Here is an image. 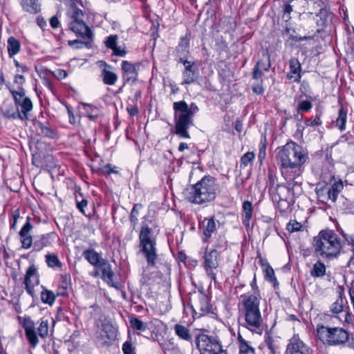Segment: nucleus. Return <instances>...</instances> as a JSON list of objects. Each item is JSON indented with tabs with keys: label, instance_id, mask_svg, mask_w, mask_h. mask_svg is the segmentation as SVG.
<instances>
[{
	"label": "nucleus",
	"instance_id": "f257e3e1",
	"mask_svg": "<svg viewBox=\"0 0 354 354\" xmlns=\"http://www.w3.org/2000/svg\"><path fill=\"white\" fill-rule=\"evenodd\" d=\"M276 158L282 176L286 182H290L301 176V167L308 157L301 146L292 141L279 149Z\"/></svg>",
	"mask_w": 354,
	"mask_h": 354
},
{
	"label": "nucleus",
	"instance_id": "f03ea898",
	"mask_svg": "<svg viewBox=\"0 0 354 354\" xmlns=\"http://www.w3.org/2000/svg\"><path fill=\"white\" fill-rule=\"evenodd\" d=\"M218 185L215 178L207 175L196 184L188 187L185 192L186 199L194 204L203 205L216 198Z\"/></svg>",
	"mask_w": 354,
	"mask_h": 354
},
{
	"label": "nucleus",
	"instance_id": "7ed1b4c3",
	"mask_svg": "<svg viewBox=\"0 0 354 354\" xmlns=\"http://www.w3.org/2000/svg\"><path fill=\"white\" fill-rule=\"evenodd\" d=\"M314 255L325 259H330L339 254L342 248L338 235L330 230H322L313 238Z\"/></svg>",
	"mask_w": 354,
	"mask_h": 354
},
{
	"label": "nucleus",
	"instance_id": "20e7f679",
	"mask_svg": "<svg viewBox=\"0 0 354 354\" xmlns=\"http://www.w3.org/2000/svg\"><path fill=\"white\" fill-rule=\"evenodd\" d=\"M173 109L174 133L180 138H190L188 129L194 126V116L199 111L198 106L194 102L188 105L185 101L181 100L174 102Z\"/></svg>",
	"mask_w": 354,
	"mask_h": 354
},
{
	"label": "nucleus",
	"instance_id": "39448f33",
	"mask_svg": "<svg viewBox=\"0 0 354 354\" xmlns=\"http://www.w3.org/2000/svg\"><path fill=\"white\" fill-rule=\"evenodd\" d=\"M288 186L277 185L275 187L270 189V194L272 201L277 205L281 212H286L293 205L295 195L301 192V182L297 180L287 182Z\"/></svg>",
	"mask_w": 354,
	"mask_h": 354
},
{
	"label": "nucleus",
	"instance_id": "423d86ee",
	"mask_svg": "<svg viewBox=\"0 0 354 354\" xmlns=\"http://www.w3.org/2000/svg\"><path fill=\"white\" fill-rule=\"evenodd\" d=\"M241 311L244 315L246 328L252 331L261 329L263 324L259 308L261 296L243 294L241 295Z\"/></svg>",
	"mask_w": 354,
	"mask_h": 354
},
{
	"label": "nucleus",
	"instance_id": "0eeeda50",
	"mask_svg": "<svg viewBox=\"0 0 354 354\" xmlns=\"http://www.w3.org/2000/svg\"><path fill=\"white\" fill-rule=\"evenodd\" d=\"M140 251L145 258L147 266L157 267L158 255L157 253L156 236L153 234L152 229L148 225H142L139 234Z\"/></svg>",
	"mask_w": 354,
	"mask_h": 354
},
{
	"label": "nucleus",
	"instance_id": "6e6552de",
	"mask_svg": "<svg viewBox=\"0 0 354 354\" xmlns=\"http://www.w3.org/2000/svg\"><path fill=\"white\" fill-rule=\"evenodd\" d=\"M68 3H70V8L67 11V16L69 19L70 30L77 36L91 39L93 37L92 31L86 25L87 14L74 6V3L70 1Z\"/></svg>",
	"mask_w": 354,
	"mask_h": 354
},
{
	"label": "nucleus",
	"instance_id": "1a4fd4ad",
	"mask_svg": "<svg viewBox=\"0 0 354 354\" xmlns=\"http://www.w3.org/2000/svg\"><path fill=\"white\" fill-rule=\"evenodd\" d=\"M317 333L324 344L330 346H345L350 339V333L341 327L318 326Z\"/></svg>",
	"mask_w": 354,
	"mask_h": 354
},
{
	"label": "nucleus",
	"instance_id": "9d476101",
	"mask_svg": "<svg viewBox=\"0 0 354 354\" xmlns=\"http://www.w3.org/2000/svg\"><path fill=\"white\" fill-rule=\"evenodd\" d=\"M221 243H218L214 245V248L208 250L207 248L204 252L203 267L207 276L216 282V273L215 270L219 266V257L220 253L216 250L217 248H222Z\"/></svg>",
	"mask_w": 354,
	"mask_h": 354
},
{
	"label": "nucleus",
	"instance_id": "9b49d317",
	"mask_svg": "<svg viewBox=\"0 0 354 354\" xmlns=\"http://www.w3.org/2000/svg\"><path fill=\"white\" fill-rule=\"evenodd\" d=\"M196 342L199 348H205L209 354H227V351L223 349L221 342L216 335L200 333L196 337Z\"/></svg>",
	"mask_w": 354,
	"mask_h": 354
},
{
	"label": "nucleus",
	"instance_id": "f8f14e48",
	"mask_svg": "<svg viewBox=\"0 0 354 354\" xmlns=\"http://www.w3.org/2000/svg\"><path fill=\"white\" fill-rule=\"evenodd\" d=\"M193 313L201 317L209 314H214L210 298L206 294H201L191 304Z\"/></svg>",
	"mask_w": 354,
	"mask_h": 354
},
{
	"label": "nucleus",
	"instance_id": "ddd939ff",
	"mask_svg": "<svg viewBox=\"0 0 354 354\" xmlns=\"http://www.w3.org/2000/svg\"><path fill=\"white\" fill-rule=\"evenodd\" d=\"M189 54V37L186 34L185 36L180 38L178 46L173 51V55L178 63L183 64L185 62H189L187 59Z\"/></svg>",
	"mask_w": 354,
	"mask_h": 354
},
{
	"label": "nucleus",
	"instance_id": "4468645a",
	"mask_svg": "<svg viewBox=\"0 0 354 354\" xmlns=\"http://www.w3.org/2000/svg\"><path fill=\"white\" fill-rule=\"evenodd\" d=\"M184 69L182 71V84H192L199 77V70L194 61L185 62L183 64Z\"/></svg>",
	"mask_w": 354,
	"mask_h": 354
},
{
	"label": "nucleus",
	"instance_id": "2eb2a0df",
	"mask_svg": "<svg viewBox=\"0 0 354 354\" xmlns=\"http://www.w3.org/2000/svg\"><path fill=\"white\" fill-rule=\"evenodd\" d=\"M313 351L301 339L292 337L286 348V354H312Z\"/></svg>",
	"mask_w": 354,
	"mask_h": 354
},
{
	"label": "nucleus",
	"instance_id": "dca6fc26",
	"mask_svg": "<svg viewBox=\"0 0 354 354\" xmlns=\"http://www.w3.org/2000/svg\"><path fill=\"white\" fill-rule=\"evenodd\" d=\"M24 283L27 292L30 295H33V288L39 283V277L35 266H32L28 268L25 276Z\"/></svg>",
	"mask_w": 354,
	"mask_h": 354
},
{
	"label": "nucleus",
	"instance_id": "f3484780",
	"mask_svg": "<svg viewBox=\"0 0 354 354\" xmlns=\"http://www.w3.org/2000/svg\"><path fill=\"white\" fill-rule=\"evenodd\" d=\"M95 269L102 273L101 277L103 281L111 286H115L113 284L114 273L111 264L106 259L102 260Z\"/></svg>",
	"mask_w": 354,
	"mask_h": 354
},
{
	"label": "nucleus",
	"instance_id": "a211bd4d",
	"mask_svg": "<svg viewBox=\"0 0 354 354\" xmlns=\"http://www.w3.org/2000/svg\"><path fill=\"white\" fill-rule=\"evenodd\" d=\"M290 71L286 75L288 80L292 82L299 83L301 78V66L299 60L292 58L289 61Z\"/></svg>",
	"mask_w": 354,
	"mask_h": 354
},
{
	"label": "nucleus",
	"instance_id": "6ab92c4d",
	"mask_svg": "<svg viewBox=\"0 0 354 354\" xmlns=\"http://www.w3.org/2000/svg\"><path fill=\"white\" fill-rule=\"evenodd\" d=\"M23 327L30 344L32 348H35L38 344V337L33 322L30 318H24Z\"/></svg>",
	"mask_w": 354,
	"mask_h": 354
},
{
	"label": "nucleus",
	"instance_id": "aec40b11",
	"mask_svg": "<svg viewBox=\"0 0 354 354\" xmlns=\"http://www.w3.org/2000/svg\"><path fill=\"white\" fill-rule=\"evenodd\" d=\"M122 70L124 82H135L136 81L138 74L136 67L132 63L126 60L122 61Z\"/></svg>",
	"mask_w": 354,
	"mask_h": 354
},
{
	"label": "nucleus",
	"instance_id": "412c9836",
	"mask_svg": "<svg viewBox=\"0 0 354 354\" xmlns=\"http://www.w3.org/2000/svg\"><path fill=\"white\" fill-rule=\"evenodd\" d=\"M203 228V234L204 236L203 241H207L212 236V234L216 230V223L214 217L205 218L201 223Z\"/></svg>",
	"mask_w": 354,
	"mask_h": 354
},
{
	"label": "nucleus",
	"instance_id": "4be33fe9",
	"mask_svg": "<svg viewBox=\"0 0 354 354\" xmlns=\"http://www.w3.org/2000/svg\"><path fill=\"white\" fill-rule=\"evenodd\" d=\"M31 228L32 225L28 219L19 232L22 248L24 249L29 248L32 245V239L31 236L29 235V232Z\"/></svg>",
	"mask_w": 354,
	"mask_h": 354
},
{
	"label": "nucleus",
	"instance_id": "5701e85b",
	"mask_svg": "<svg viewBox=\"0 0 354 354\" xmlns=\"http://www.w3.org/2000/svg\"><path fill=\"white\" fill-rule=\"evenodd\" d=\"M71 286V277L69 273H64L60 275L59 284L57 295L66 296L68 295V290Z\"/></svg>",
	"mask_w": 354,
	"mask_h": 354
},
{
	"label": "nucleus",
	"instance_id": "b1692460",
	"mask_svg": "<svg viewBox=\"0 0 354 354\" xmlns=\"http://www.w3.org/2000/svg\"><path fill=\"white\" fill-rule=\"evenodd\" d=\"M21 4L26 12L37 14L41 10L42 0H21Z\"/></svg>",
	"mask_w": 354,
	"mask_h": 354
},
{
	"label": "nucleus",
	"instance_id": "393cba45",
	"mask_svg": "<svg viewBox=\"0 0 354 354\" xmlns=\"http://www.w3.org/2000/svg\"><path fill=\"white\" fill-rule=\"evenodd\" d=\"M82 255L95 268L97 267L101 261L104 259L93 249L84 250Z\"/></svg>",
	"mask_w": 354,
	"mask_h": 354
},
{
	"label": "nucleus",
	"instance_id": "a878e982",
	"mask_svg": "<svg viewBox=\"0 0 354 354\" xmlns=\"http://www.w3.org/2000/svg\"><path fill=\"white\" fill-rule=\"evenodd\" d=\"M243 213H242V222L243 225L248 227L250 226V221L252 216L253 206L251 202L246 201L243 203Z\"/></svg>",
	"mask_w": 354,
	"mask_h": 354
},
{
	"label": "nucleus",
	"instance_id": "bb28decb",
	"mask_svg": "<svg viewBox=\"0 0 354 354\" xmlns=\"http://www.w3.org/2000/svg\"><path fill=\"white\" fill-rule=\"evenodd\" d=\"M239 354H255V349L240 333L238 334Z\"/></svg>",
	"mask_w": 354,
	"mask_h": 354
},
{
	"label": "nucleus",
	"instance_id": "cd10ccee",
	"mask_svg": "<svg viewBox=\"0 0 354 354\" xmlns=\"http://www.w3.org/2000/svg\"><path fill=\"white\" fill-rule=\"evenodd\" d=\"M174 330L179 339L186 342H192V335L190 333L189 329L187 327L182 324H177L174 325Z\"/></svg>",
	"mask_w": 354,
	"mask_h": 354
},
{
	"label": "nucleus",
	"instance_id": "c85d7f7f",
	"mask_svg": "<svg viewBox=\"0 0 354 354\" xmlns=\"http://www.w3.org/2000/svg\"><path fill=\"white\" fill-rule=\"evenodd\" d=\"M46 263L49 268L54 270H61L63 267V263L59 259L57 255L55 254H46Z\"/></svg>",
	"mask_w": 354,
	"mask_h": 354
},
{
	"label": "nucleus",
	"instance_id": "c756f323",
	"mask_svg": "<svg viewBox=\"0 0 354 354\" xmlns=\"http://www.w3.org/2000/svg\"><path fill=\"white\" fill-rule=\"evenodd\" d=\"M261 264L264 268L263 272L265 279L272 283L274 286L278 285L272 268L267 262L264 263L262 260H261Z\"/></svg>",
	"mask_w": 354,
	"mask_h": 354
},
{
	"label": "nucleus",
	"instance_id": "7c9ffc66",
	"mask_svg": "<svg viewBox=\"0 0 354 354\" xmlns=\"http://www.w3.org/2000/svg\"><path fill=\"white\" fill-rule=\"evenodd\" d=\"M100 77L103 83L106 85H114L118 80V75L106 68L102 70Z\"/></svg>",
	"mask_w": 354,
	"mask_h": 354
},
{
	"label": "nucleus",
	"instance_id": "2f4dec72",
	"mask_svg": "<svg viewBox=\"0 0 354 354\" xmlns=\"http://www.w3.org/2000/svg\"><path fill=\"white\" fill-rule=\"evenodd\" d=\"M347 121V110L342 106H340L338 112V117L335 120V126L343 131L346 129V123Z\"/></svg>",
	"mask_w": 354,
	"mask_h": 354
},
{
	"label": "nucleus",
	"instance_id": "473e14b6",
	"mask_svg": "<svg viewBox=\"0 0 354 354\" xmlns=\"http://www.w3.org/2000/svg\"><path fill=\"white\" fill-rule=\"evenodd\" d=\"M344 186L341 181L335 182L327 191L328 198L333 202H335L339 193L342 190Z\"/></svg>",
	"mask_w": 354,
	"mask_h": 354
},
{
	"label": "nucleus",
	"instance_id": "72a5a7b5",
	"mask_svg": "<svg viewBox=\"0 0 354 354\" xmlns=\"http://www.w3.org/2000/svg\"><path fill=\"white\" fill-rule=\"evenodd\" d=\"M20 42L14 37H10L8 39V53L10 57H13L17 55L20 50Z\"/></svg>",
	"mask_w": 354,
	"mask_h": 354
},
{
	"label": "nucleus",
	"instance_id": "f704fd0d",
	"mask_svg": "<svg viewBox=\"0 0 354 354\" xmlns=\"http://www.w3.org/2000/svg\"><path fill=\"white\" fill-rule=\"evenodd\" d=\"M326 268L324 263L317 261L310 270V275L313 277H322L326 274Z\"/></svg>",
	"mask_w": 354,
	"mask_h": 354
},
{
	"label": "nucleus",
	"instance_id": "c9c22d12",
	"mask_svg": "<svg viewBox=\"0 0 354 354\" xmlns=\"http://www.w3.org/2000/svg\"><path fill=\"white\" fill-rule=\"evenodd\" d=\"M21 111L17 112V117L21 120L27 118L26 113L30 111L32 108V104L30 100L28 97H25L20 104Z\"/></svg>",
	"mask_w": 354,
	"mask_h": 354
},
{
	"label": "nucleus",
	"instance_id": "e433bc0d",
	"mask_svg": "<svg viewBox=\"0 0 354 354\" xmlns=\"http://www.w3.org/2000/svg\"><path fill=\"white\" fill-rule=\"evenodd\" d=\"M346 303V299L343 297L342 292H339L338 299L331 305L330 310L333 313H339L344 309V305Z\"/></svg>",
	"mask_w": 354,
	"mask_h": 354
},
{
	"label": "nucleus",
	"instance_id": "4c0bfd02",
	"mask_svg": "<svg viewBox=\"0 0 354 354\" xmlns=\"http://www.w3.org/2000/svg\"><path fill=\"white\" fill-rule=\"evenodd\" d=\"M328 12L326 9L322 8L316 15L317 25L319 27L324 28L328 23Z\"/></svg>",
	"mask_w": 354,
	"mask_h": 354
},
{
	"label": "nucleus",
	"instance_id": "58836bf2",
	"mask_svg": "<svg viewBox=\"0 0 354 354\" xmlns=\"http://www.w3.org/2000/svg\"><path fill=\"white\" fill-rule=\"evenodd\" d=\"M142 207V205L139 203H136L133 205L130 215H129V219L130 222L132 226V228L134 230L138 224V216L139 215V210Z\"/></svg>",
	"mask_w": 354,
	"mask_h": 354
},
{
	"label": "nucleus",
	"instance_id": "ea45409f",
	"mask_svg": "<svg viewBox=\"0 0 354 354\" xmlns=\"http://www.w3.org/2000/svg\"><path fill=\"white\" fill-rule=\"evenodd\" d=\"M267 140L265 134H262L259 146L258 158L261 163L266 156Z\"/></svg>",
	"mask_w": 354,
	"mask_h": 354
},
{
	"label": "nucleus",
	"instance_id": "a19ab883",
	"mask_svg": "<svg viewBox=\"0 0 354 354\" xmlns=\"http://www.w3.org/2000/svg\"><path fill=\"white\" fill-rule=\"evenodd\" d=\"M131 326L136 330L145 331L147 328V324L143 322L136 317H131L129 319Z\"/></svg>",
	"mask_w": 354,
	"mask_h": 354
},
{
	"label": "nucleus",
	"instance_id": "79ce46f5",
	"mask_svg": "<svg viewBox=\"0 0 354 354\" xmlns=\"http://www.w3.org/2000/svg\"><path fill=\"white\" fill-rule=\"evenodd\" d=\"M102 332L109 340H114L117 336V331L113 325L105 324L102 325Z\"/></svg>",
	"mask_w": 354,
	"mask_h": 354
},
{
	"label": "nucleus",
	"instance_id": "37998d69",
	"mask_svg": "<svg viewBox=\"0 0 354 354\" xmlns=\"http://www.w3.org/2000/svg\"><path fill=\"white\" fill-rule=\"evenodd\" d=\"M313 108V103L309 100H302L298 103L297 112L298 114H302L304 112H308Z\"/></svg>",
	"mask_w": 354,
	"mask_h": 354
},
{
	"label": "nucleus",
	"instance_id": "c03bdc74",
	"mask_svg": "<svg viewBox=\"0 0 354 354\" xmlns=\"http://www.w3.org/2000/svg\"><path fill=\"white\" fill-rule=\"evenodd\" d=\"M255 67L259 68L260 69L263 70L265 72H268L271 66L270 64V56L267 55L265 59H261L259 60L255 66Z\"/></svg>",
	"mask_w": 354,
	"mask_h": 354
},
{
	"label": "nucleus",
	"instance_id": "a18cd8bd",
	"mask_svg": "<svg viewBox=\"0 0 354 354\" xmlns=\"http://www.w3.org/2000/svg\"><path fill=\"white\" fill-rule=\"evenodd\" d=\"M254 153L253 152L245 153L241 158L240 167L241 168L245 167L248 164L251 163L254 159Z\"/></svg>",
	"mask_w": 354,
	"mask_h": 354
},
{
	"label": "nucleus",
	"instance_id": "49530a36",
	"mask_svg": "<svg viewBox=\"0 0 354 354\" xmlns=\"http://www.w3.org/2000/svg\"><path fill=\"white\" fill-rule=\"evenodd\" d=\"M10 91L17 104H20L22 100L25 99L24 90L22 87H19V88L17 91H15L11 88H10Z\"/></svg>",
	"mask_w": 354,
	"mask_h": 354
},
{
	"label": "nucleus",
	"instance_id": "de8ad7c7",
	"mask_svg": "<svg viewBox=\"0 0 354 354\" xmlns=\"http://www.w3.org/2000/svg\"><path fill=\"white\" fill-rule=\"evenodd\" d=\"M321 120V113H318L315 115V118L312 119H306L305 120V124L306 127H317L322 124Z\"/></svg>",
	"mask_w": 354,
	"mask_h": 354
},
{
	"label": "nucleus",
	"instance_id": "09e8293b",
	"mask_svg": "<svg viewBox=\"0 0 354 354\" xmlns=\"http://www.w3.org/2000/svg\"><path fill=\"white\" fill-rule=\"evenodd\" d=\"M302 225L296 221H290L288 224L286 229L290 232H299L301 230Z\"/></svg>",
	"mask_w": 354,
	"mask_h": 354
},
{
	"label": "nucleus",
	"instance_id": "8fccbe9b",
	"mask_svg": "<svg viewBox=\"0 0 354 354\" xmlns=\"http://www.w3.org/2000/svg\"><path fill=\"white\" fill-rule=\"evenodd\" d=\"M117 41L118 36L116 35H109L105 41V45L106 48L112 50L117 46Z\"/></svg>",
	"mask_w": 354,
	"mask_h": 354
},
{
	"label": "nucleus",
	"instance_id": "3c124183",
	"mask_svg": "<svg viewBox=\"0 0 354 354\" xmlns=\"http://www.w3.org/2000/svg\"><path fill=\"white\" fill-rule=\"evenodd\" d=\"M124 354H136L131 341H126L122 347Z\"/></svg>",
	"mask_w": 354,
	"mask_h": 354
},
{
	"label": "nucleus",
	"instance_id": "603ef678",
	"mask_svg": "<svg viewBox=\"0 0 354 354\" xmlns=\"http://www.w3.org/2000/svg\"><path fill=\"white\" fill-rule=\"evenodd\" d=\"M68 44L70 46L74 47L76 49L82 48L84 46H87V43L86 42H84V41H80V40H78V39L69 40L68 41Z\"/></svg>",
	"mask_w": 354,
	"mask_h": 354
},
{
	"label": "nucleus",
	"instance_id": "864d4df0",
	"mask_svg": "<svg viewBox=\"0 0 354 354\" xmlns=\"http://www.w3.org/2000/svg\"><path fill=\"white\" fill-rule=\"evenodd\" d=\"M264 72L263 70L260 69L259 68H257V67H254L253 68V71H252V79L253 80H261V82H262V77L264 74Z\"/></svg>",
	"mask_w": 354,
	"mask_h": 354
},
{
	"label": "nucleus",
	"instance_id": "5fc2aeb1",
	"mask_svg": "<svg viewBox=\"0 0 354 354\" xmlns=\"http://www.w3.org/2000/svg\"><path fill=\"white\" fill-rule=\"evenodd\" d=\"M76 201V206L77 208L83 214H84V207H86L88 205V201L86 199L82 198L81 201H79L78 196H75Z\"/></svg>",
	"mask_w": 354,
	"mask_h": 354
},
{
	"label": "nucleus",
	"instance_id": "6e6d98bb",
	"mask_svg": "<svg viewBox=\"0 0 354 354\" xmlns=\"http://www.w3.org/2000/svg\"><path fill=\"white\" fill-rule=\"evenodd\" d=\"M55 298L56 295L52 291L46 289V304L53 305Z\"/></svg>",
	"mask_w": 354,
	"mask_h": 354
},
{
	"label": "nucleus",
	"instance_id": "4d7b16f0",
	"mask_svg": "<svg viewBox=\"0 0 354 354\" xmlns=\"http://www.w3.org/2000/svg\"><path fill=\"white\" fill-rule=\"evenodd\" d=\"M51 73L58 80H62L67 76L66 71L60 68L51 72Z\"/></svg>",
	"mask_w": 354,
	"mask_h": 354
},
{
	"label": "nucleus",
	"instance_id": "13d9d810",
	"mask_svg": "<svg viewBox=\"0 0 354 354\" xmlns=\"http://www.w3.org/2000/svg\"><path fill=\"white\" fill-rule=\"evenodd\" d=\"M113 54L119 57H124L127 54V51L124 48H121L120 46H116L115 48L112 49Z\"/></svg>",
	"mask_w": 354,
	"mask_h": 354
},
{
	"label": "nucleus",
	"instance_id": "bf43d9fd",
	"mask_svg": "<svg viewBox=\"0 0 354 354\" xmlns=\"http://www.w3.org/2000/svg\"><path fill=\"white\" fill-rule=\"evenodd\" d=\"M316 34L313 35H308V36H304V37H298V36H293L290 35V39H292L295 41H301L304 40H309V39H313Z\"/></svg>",
	"mask_w": 354,
	"mask_h": 354
},
{
	"label": "nucleus",
	"instance_id": "052dcab7",
	"mask_svg": "<svg viewBox=\"0 0 354 354\" xmlns=\"http://www.w3.org/2000/svg\"><path fill=\"white\" fill-rule=\"evenodd\" d=\"M276 180H277V177L276 176L274 175V174L271 171H269L268 172V183L269 184V189L272 187H275L276 186H274V184L276 183Z\"/></svg>",
	"mask_w": 354,
	"mask_h": 354
},
{
	"label": "nucleus",
	"instance_id": "680f3d73",
	"mask_svg": "<svg viewBox=\"0 0 354 354\" xmlns=\"http://www.w3.org/2000/svg\"><path fill=\"white\" fill-rule=\"evenodd\" d=\"M102 172L103 174L108 176L112 173L116 174L118 171L111 167V164H106L102 169Z\"/></svg>",
	"mask_w": 354,
	"mask_h": 354
},
{
	"label": "nucleus",
	"instance_id": "e2e57ef3",
	"mask_svg": "<svg viewBox=\"0 0 354 354\" xmlns=\"http://www.w3.org/2000/svg\"><path fill=\"white\" fill-rule=\"evenodd\" d=\"M89 107L91 109V111L88 112V111H87L88 117L91 120H94L98 117V110L96 107H92L91 106H89Z\"/></svg>",
	"mask_w": 354,
	"mask_h": 354
},
{
	"label": "nucleus",
	"instance_id": "0e129e2a",
	"mask_svg": "<svg viewBox=\"0 0 354 354\" xmlns=\"http://www.w3.org/2000/svg\"><path fill=\"white\" fill-rule=\"evenodd\" d=\"M14 82L18 85L19 89V87H22L21 86L25 82V79L22 75L17 74L15 77Z\"/></svg>",
	"mask_w": 354,
	"mask_h": 354
},
{
	"label": "nucleus",
	"instance_id": "69168bd1",
	"mask_svg": "<svg viewBox=\"0 0 354 354\" xmlns=\"http://www.w3.org/2000/svg\"><path fill=\"white\" fill-rule=\"evenodd\" d=\"M46 137L55 138L57 137V133L55 129L46 127Z\"/></svg>",
	"mask_w": 354,
	"mask_h": 354
},
{
	"label": "nucleus",
	"instance_id": "338daca9",
	"mask_svg": "<svg viewBox=\"0 0 354 354\" xmlns=\"http://www.w3.org/2000/svg\"><path fill=\"white\" fill-rule=\"evenodd\" d=\"M267 350H275V346L274 344V341L270 336H268L265 340Z\"/></svg>",
	"mask_w": 354,
	"mask_h": 354
},
{
	"label": "nucleus",
	"instance_id": "774afa93",
	"mask_svg": "<svg viewBox=\"0 0 354 354\" xmlns=\"http://www.w3.org/2000/svg\"><path fill=\"white\" fill-rule=\"evenodd\" d=\"M252 91L256 94L261 95L264 92V88L261 84L257 83L252 86Z\"/></svg>",
	"mask_w": 354,
	"mask_h": 354
}]
</instances>
